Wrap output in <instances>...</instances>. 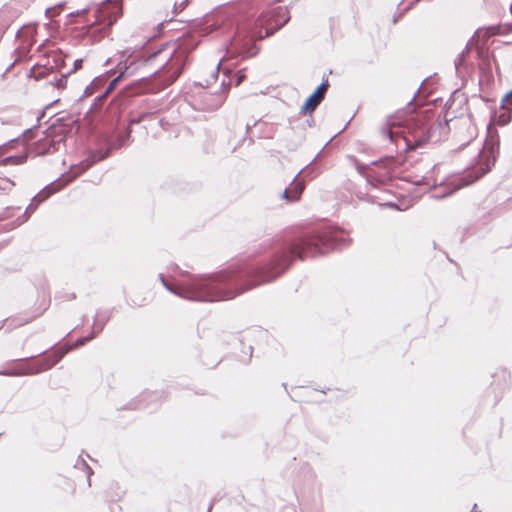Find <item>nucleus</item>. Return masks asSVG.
<instances>
[{
  "instance_id": "f257e3e1",
  "label": "nucleus",
  "mask_w": 512,
  "mask_h": 512,
  "mask_svg": "<svg viewBox=\"0 0 512 512\" xmlns=\"http://www.w3.org/2000/svg\"><path fill=\"white\" fill-rule=\"evenodd\" d=\"M63 127L62 126H54L47 133L44 139L39 140L37 146V152L39 154L48 153L51 151L59 150L61 143L64 138L62 136Z\"/></svg>"
},
{
  "instance_id": "f03ea898",
  "label": "nucleus",
  "mask_w": 512,
  "mask_h": 512,
  "mask_svg": "<svg viewBox=\"0 0 512 512\" xmlns=\"http://www.w3.org/2000/svg\"><path fill=\"white\" fill-rule=\"evenodd\" d=\"M497 155L498 144L495 143L493 140L487 141L484 144L483 150L479 155L482 175L487 173L491 169V167L494 165L496 161Z\"/></svg>"
},
{
  "instance_id": "7ed1b4c3",
  "label": "nucleus",
  "mask_w": 512,
  "mask_h": 512,
  "mask_svg": "<svg viewBox=\"0 0 512 512\" xmlns=\"http://www.w3.org/2000/svg\"><path fill=\"white\" fill-rule=\"evenodd\" d=\"M327 88V82L321 83L316 89V91L313 94H311L305 101L304 105L301 108L302 112L314 111L316 107L320 104V102L323 100Z\"/></svg>"
},
{
  "instance_id": "20e7f679",
  "label": "nucleus",
  "mask_w": 512,
  "mask_h": 512,
  "mask_svg": "<svg viewBox=\"0 0 512 512\" xmlns=\"http://www.w3.org/2000/svg\"><path fill=\"white\" fill-rule=\"evenodd\" d=\"M303 189L304 184L301 181L294 179L291 184V187L289 189L284 190L283 197L291 201H296L299 199V196L302 193Z\"/></svg>"
},
{
  "instance_id": "39448f33",
  "label": "nucleus",
  "mask_w": 512,
  "mask_h": 512,
  "mask_svg": "<svg viewBox=\"0 0 512 512\" xmlns=\"http://www.w3.org/2000/svg\"><path fill=\"white\" fill-rule=\"evenodd\" d=\"M118 10V4L116 2H105L97 9L96 22H102L105 20L106 15L110 12Z\"/></svg>"
},
{
  "instance_id": "423d86ee",
  "label": "nucleus",
  "mask_w": 512,
  "mask_h": 512,
  "mask_svg": "<svg viewBox=\"0 0 512 512\" xmlns=\"http://www.w3.org/2000/svg\"><path fill=\"white\" fill-rule=\"evenodd\" d=\"M512 106V91L509 92L503 99H502V109L505 110V112L499 116L498 123L500 124H506L510 120V109Z\"/></svg>"
},
{
  "instance_id": "0eeeda50",
  "label": "nucleus",
  "mask_w": 512,
  "mask_h": 512,
  "mask_svg": "<svg viewBox=\"0 0 512 512\" xmlns=\"http://www.w3.org/2000/svg\"><path fill=\"white\" fill-rule=\"evenodd\" d=\"M509 32H512V24H505V25L489 27L485 33H487L490 36V35H496V34L504 35Z\"/></svg>"
},
{
  "instance_id": "6e6552de",
  "label": "nucleus",
  "mask_w": 512,
  "mask_h": 512,
  "mask_svg": "<svg viewBox=\"0 0 512 512\" xmlns=\"http://www.w3.org/2000/svg\"><path fill=\"white\" fill-rule=\"evenodd\" d=\"M26 157L27 156L25 154L18 155V156L6 157L5 159H3L2 163L4 165H18V164H22L26 160Z\"/></svg>"
},
{
  "instance_id": "1a4fd4ad",
  "label": "nucleus",
  "mask_w": 512,
  "mask_h": 512,
  "mask_svg": "<svg viewBox=\"0 0 512 512\" xmlns=\"http://www.w3.org/2000/svg\"><path fill=\"white\" fill-rule=\"evenodd\" d=\"M287 21L286 18H284L282 21L278 22L277 20L275 21H270L268 24H267V27H266V33H265V36H268L269 34L273 33V31L279 29L285 22Z\"/></svg>"
},
{
  "instance_id": "9d476101",
  "label": "nucleus",
  "mask_w": 512,
  "mask_h": 512,
  "mask_svg": "<svg viewBox=\"0 0 512 512\" xmlns=\"http://www.w3.org/2000/svg\"><path fill=\"white\" fill-rule=\"evenodd\" d=\"M123 73H121L118 77H116L110 84H109V87L106 91V93H109L110 91H112L115 87H116V84L118 82V80L122 77Z\"/></svg>"
},
{
  "instance_id": "9b49d317",
  "label": "nucleus",
  "mask_w": 512,
  "mask_h": 512,
  "mask_svg": "<svg viewBox=\"0 0 512 512\" xmlns=\"http://www.w3.org/2000/svg\"><path fill=\"white\" fill-rule=\"evenodd\" d=\"M81 64H82V60L81 59H78L74 62V69L77 70L81 67Z\"/></svg>"
},
{
  "instance_id": "f8f14e48",
  "label": "nucleus",
  "mask_w": 512,
  "mask_h": 512,
  "mask_svg": "<svg viewBox=\"0 0 512 512\" xmlns=\"http://www.w3.org/2000/svg\"><path fill=\"white\" fill-rule=\"evenodd\" d=\"M90 165H91V162H89V161H85V162L82 164V168H81V171H80V172H82V171L86 170Z\"/></svg>"
},
{
  "instance_id": "ddd939ff",
  "label": "nucleus",
  "mask_w": 512,
  "mask_h": 512,
  "mask_svg": "<svg viewBox=\"0 0 512 512\" xmlns=\"http://www.w3.org/2000/svg\"><path fill=\"white\" fill-rule=\"evenodd\" d=\"M219 65H220V64H218V65H217L216 70H213V71H212L211 76H212V79H214V80L216 79V76H217V73H218V69H219Z\"/></svg>"
},
{
  "instance_id": "4468645a",
  "label": "nucleus",
  "mask_w": 512,
  "mask_h": 512,
  "mask_svg": "<svg viewBox=\"0 0 512 512\" xmlns=\"http://www.w3.org/2000/svg\"><path fill=\"white\" fill-rule=\"evenodd\" d=\"M250 39H261L263 38L264 36L262 34H259L258 36H256L254 33L251 34L250 36Z\"/></svg>"
},
{
  "instance_id": "2eb2a0df",
  "label": "nucleus",
  "mask_w": 512,
  "mask_h": 512,
  "mask_svg": "<svg viewBox=\"0 0 512 512\" xmlns=\"http://www.w3.org/2000/svg\"><path fill=\"white\" fill-rule=\"evenodd\" d=\"M47 196H48V194L46 193L45 195L40 194L38 197H40V201H42V200H44Z\"/></svg>"
},
{
  "instance_id": "dca6fc26",
  "label": "nucleus",
  "mask_w": 512,
  "mask_h": 512,
  "mask_svg": "<svg viewBox=\"0 0 512 512\" xmlns=\"http://www.w3.org/2000/svg\"><path fill=\"white\" fill-rule=\"evenodd\" d=\"M84 12H85V10H83V11H78L76 14L71 13V15H70V16L80 15V14H83Z\"/></svg>"
},
{
  "instance_id": "f3484780",
  "label": "nucleus",
  "mask_w": 512,
  "mask_h": 512,
  "mask_svg": "<svg viewBox=\"0 0 512 512\" xmlns=\"http://www.w3.org/2000/svg\"><path fill=\"white\" fill-rule=\"evenodd\" d=\"M243 76H240L237 81V85L241 83Z\"/></svg>"
},
{
  "instance_id": "a211bd4d",
  "label": "nucleus",
  "mask_w": 512,
  "mask_h": 512,
  "mask_svg": "<svg viewBox=\"0 0 512 512\" xmlns=\"http://www.w3.org/2000/svg\"><path fill=\"white\" fill-rule=\"evenodd\" d=\"M395 124H396V123H395L394 121H392V120L389 122V125H390V126H394Z\"/></svg>"
},
{
  "instance_id": "6ab92c4d",
  "label": "nucleus",
  "mask_w": 512,
  "mask_h": 512,
  "mask_svg": "<svg viewBox=\"0 0 512 512\" xmlns=\"http://www.w3.org/2000/svg\"><path fill=\"white\" fill-rule=\"evenodd\" d=\"M388 137H389L390 139H392V132H391V131H388Z\"/></svg>"
},
{
  "instance_id": "aec40b11",
  "label": "nucleus",
  "mask_w": 512,
  "mask_h": 512,
  "mask_svg": "<svg viewBox=\"0 0 512 512\" xmlns=\"http://www.w3.org/2000/svg\"><path fill=\"white\" fill-rule=\"evenodd\" d=\"M461 186H462V185H458V186H456V187L454 188V190L459 189Z\"/></svg>"
},
{
  "instance_id": "412c9836",
  "label": "nucleus",
  "mask_w": 512,
  "mask_h": 512,
  "mask_svg": "<svg viewBox=\"0 0 512 512\" xmlns=\"http://www.w3.org/2000/svg\"><path fill=\"white\" fill-rule=\"evenodd\" d=\"M228 298H233V295H230V296L226 297L225 299H228Z\"/></svg>"
},
{
  "instance_id": "4be33fe9",
  "label": "nucleus",
  "mask_w": 512,
  "mask_h": 512,
  "mask_svg": "<svg viewBox=\"0 0 512 512\" xmlns=\"http://www.w3.org/2000/svg\"><path fill=\"white\" fill-rule=\"evenodd\" d=\"M210 511H211V506L208 508V512H210Z\"/></svg>"
}]
</instances>
